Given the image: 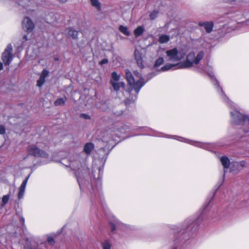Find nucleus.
Wrapping results in <instances>:
<instances>
[{
    "label": "nucleus",
    "mask_w": 249,
    "mask_h": 249,
    "mask_svg": "<svg viewBox=\"0 0 249 249\" xmlns=\"http://www.w3.org/2000/svg\"><path fill=\"white\" fill-rule=\"evenodd\" d=\"M209 203L205 206V208L203 209L202 212L201 213V214L198 216V217L195 220H193L191 218H189L186 219L182 224V225L180 226H174L173 230L175 232H182V233H184V231H183L186 229H188L189 230L196 231L197 229V226L200 224V223L202 221L203 219L204 218H206L208 216V206L209 205Z\"/></svg>",
    "instance_id": "obj_1"
},
{
    "label": "nucleus",
    "mask_w": 249,
    "mask_h": 249,
    "mask_svg": "<svg viewBox=\"0 0 249 249\" xmlns=\"http://www.w3.org/2000/svg\"><path fill=\"white\" fill-rule=\"evenodd\" d=\"M69 166L72 170L75 171L77 181L81 188L80 176L89 172L85 158H82L79 155L73 156L71 158Z\"/></svg>",
    "instance_id": "obj_2"
},
{
    "label": "nucleus",
    "mask_w": 249,
    "mask_h": 249,
    "mask_svg": "<svg viewBox=\"0 0 249 249\" xmlns=\"http://www.w3.org/2000/svg\"><path fill=\"white\" fill-rule=\"evenodd\" d=\"M126 79L131 90H134L138 94L145 82L141 74L137 71H134V76L128 70L125 71Z\"/></svg>",
    "instance_id": "obj_3"
},
{
    "label": "nucleus",
    "mask_w": 249,
    "mask_h": 249,
    "mask_svg": "<svg viewBox=\"0 0 249 249\" xmlns=\"http://www.w3.org/2000/svg\"><path fill=\"white\" fill-rule=\"evenodd\" d=\"M203 56L204 53L202 51L199 52L196 55L194 52H191L187 55L185 61L177 63L178 68L187 69L192 67L194 65H197Z\"/></svg>",
    "instance_id": "obj_4"
},
{
    "label": "nucleus",
    "mask_w": 249,
    "mask_h": 249,
    "mask_svg": "<svg viewBox=\"0 0 249 249\" xmlns=\"http://www.w3.org/2000/svg\"><path fill=\"white\" fill-rule=\"evenodd\" d=\"M231 117V122L235 125L249 124V117L239 112L237 110L234 109L230 112Z\"/></svg>",
    "instance_id": "obj_5"
},
{
    "label": "nucleus",
    "mask_w": 249,
    "mask_h": 249,
    "mask_svg": "<svg viewBox=\"0 0 249 249\" xmlns=\"http://www.w3.org/2000/svg\"><path fill=\"white\" fill-rule=\"evenodd\" d=\"M165 53L167 60L171 62L179 61L185 55V53L182 51H178L176 48L167 50Z\"/></svg>",
    "instance_id": "obj_6"
},
{
    "label": "nucleus",
    "mask_w": 249,
    "mask_h": 249,
    "mask_svg": "<svg viewBox=\"0 0 249 249\" xmlns=\"http://www.w3.org/2000/svg\"><path fill=\"white\" fill-rule=\"evenodd\" d=\"M28 155L36 157L47 158L48 154L44 151L39 149L35 145H30L27 148Z\"/></svg>",
    "instance_id": "obj_7"
},
{
    "label": "nucleus",
    "mask_w": 249,
    "mask_h": 249,
    "mask_svg": "<svg viewBox=\"0 0 249 249\" xmlns=\"http://www.w3.org/2000/svg\"><path fill=\"white\" fill-rule=\"evenodd\" d=\"M12 46L9 44L2 54V60L5 65H8L12 60Z\"/></svg>",
    "instance_id": "obj_8"
},
{
    "label": "nucleus",
    "mask_w": 249,
    "mask_h": 249,
    "mask_svg": "<svg viewBox=\"0 0 249 249\" xmlns=\"http://www.w3.org/2000/svg\"><path fill=\"white\" fill-rule=\"evenodd\" d=\"M210 76L212 77L211 79L214 85L215 86V88L217 89V91L219 93V94L221 95V98L223 99L224 102H225L228 105L232 106V103L228 99V98L226 96L224 92H223L222 88L220 87V86L218 84V82L215 79L214 77L209 74Z\"/></svg>",
    "instance_id": "obj_9"
},
{
    "label": "nucleus",
    "mask_w": 249,
    "mask_h": 249,
    "mask_svg": "<svg viewBox=\"0 0 249 249\" xmlns=\"http://www.w3.org/2000/svg\"><path fill=\"white\" fill-rule=\"evenodd\" d=\"M134 56L138 66L141 69L143 68L144 67V55L142 53V50L136 49L134 52Z\"/></svg>",
    "instance_id": "obj_10"
},
{
    "label": "nucleus",
    "mask_w": 249,
    "mask_h": 249,
    "mask_svg": "<svg viewBox=\"0 0 249 249\" xmlns=\"http://www.w3.org/2000/svg\"><path fill=\"white\" fill-rule=\"evenodd\" d=\"M35 27L33 22L30 18L25 17L22 21V28L24 30L28 33H31Z\"/></svg>",
    "instance_id": "obj_11"
},
{
    "label": "nucleus",
    "mask_w": 249,
    "mask_h": 249,
    "mask_svg": "<svg viewBox=\"0 0 249 249\" xmlns=\"http://www.w3.org/2000/svg\"><path fill=\"white\" fill-rule=\"evenodd\" d=\"M180 141L186 143H188L193 145L200 147L205 149H208L209 147V144L208 143H201L198 142H195L190 140L186 139L183 138H180Z\"/></svg>",
    "instance_id": "obj_12"
},
{
    "label": "nucleus",
    "mask_w": 249,
    "mask_h": 249,
    "mask_svg": "<svg viewBox=\"0 0 249 249\" xmlns=\"http://www.w3.org/2000/svg\"><path fill=\"white\" fill-rule=\"evenodd\" d=\"M29 178V176H28L22 182L20 185L19 189H18V198L19 199H22L24 195L26 186L27 185V183Z\"/></svg>",
    "instance_id": "obj_13"
},
{
    "label": "nucleus",
    "mask_w": 249,
    "mask_h": 249,
    "mask_svg": "<svg viewBox=\"0 0 249 249\" xmlns=\"http://www.w3.org/2000/svg\"><path fill=\"white\" fill-rule=\"evenodd\" d=\"M198 25L204 27L206 32L208 33H211L213 27V23L212 21H200L198 23Z\"/></svg>",
    "instance_id": "obj_14"
},
{
    "label": "nucleus",
    "mask_w": 249,
    "mask_h": 249,
    "mask_svg": "<svg viewBox=\"0 0 249 249\" xmlns=\"http://www.w3.org/2000/svg\"><path fill=\"white\" fill-rule=\"evenodd\" d=\"M115 137L113 134L108 132H104V135L103 137V141L107 142H111V141H115Z\"/></svg>",
    "instance_id": "obj_15"
},
{
    "label": "nucleus",
    "mask_w": 249,
    "mask_h": 249,
    "mask_svg": "<svg viewBox=\"0 0 249 249\" xmlns=\"http://www.w3.org/2000/svg\"><path fill=\"white\" fill-rule=\"evenodd\" d=\"M113 89L117 92L121 88L124 89L125 84L124 82H116L110 83Z\"/></svg>",
    "instance_id": "obj_16"
},
{
    "label": "nucleus",
    "mask_w": 249,
    "mask_h": 249,
    "mask_svg": "<svg viewBox=\"0 0 249 249\" xmlns=\"http://www.w3.org/2000/svg\"><path fill=\"white\" fill-rule=\"evenodd\" d=\"M66 34L71 37L73 39H77L78 32L72 28H67L65 31Z\"/></svg>",
    "instance_id": "obj_17"
},
{
    "label": "nucleus",
    "mask_w": 249,
    "mask_h": 249,
    "mask_svg": "<svg viewBox=\"0 0 249 249\" xmlns=\"http://www.w3.org/2000/svg\"><path fill=\"white\" fill-rule=\"evenodd\" d=\"M94 144L91 142H88L86 143L85 145H84V151L86 154L89 155L91 153V152L94 149Z\"/></svg>",
    "instance_id": "obj_18"
},
{
    "label": "nucleus",
    "mask_w": 249,
    "mask_h": 249,
    "mask_svg": "<svg viewBox=\"0 0 249 249\" xmlns=\"http://www.w3.org/2000/svg\"><path fill=\"white\" fill-rule=\"evenodd\" d=\"M144 32V27L143 25L139 26L134 31V34L136 37H138L142 35Z\"/></svg>",
    "instance_id": "obj_19"
},
{
    "label": "nucleus",
    "mask_w": 249,
    "mask_h": 249,
    "mask_svg": "<svg viewBox=\"0 0 249 249\" xmlns=\"http://www.w3.org/2000/svg\"><path fill=\"white\" fill-rule=\"evenodd\" d=\"M221 162L225 168H228L230 165V160L228 157L222 156L220 159Z\"/></svg>",
    "instance_id": "obj_20"
},
{
    "label": "nucleus",
    "mask_w": 249,
    "mask_h": 249,
    "mask_svg": "<svg viewBox=\"0 0 249 249\" xmlns=\"http://www.w3.org/2000/svg\"><path fill=\"white\" fill-rule=\"evenodd\" d=\"M174 67L176 68L175 69H179L178 68V66L177 65V63H176V64H166V65H164V66H163L161 68V71H168Z\"/></svg>",
    "instance_id": "obj_21"
},
{
    "label": "nucleus",
    "mask_w": 249,
    "mask_h": 249,
    "mask_svg": "<svg viewBox=\"0 0 249 249\" xmlns=\"http://www.w3.org/2000/svg\"><path fill=\"white\" fill-rule=\"evenodd\" d=\"M170 40V36L162 34L159 37V42L161 44L167 43Z\"/></svg>",
    "instance_id": "obj_22"
},
{
    "label": "nucleus",
    "mask_w": 249,
    "mask_h": 249,
    "mask_svg": "<svg viewBox=\"0 0 249 249\" xmlns=\"http://www.w3.org/2000/svg\"><path fill=\"white\" fill-rule=\"evenodd\" d=\"M67 100V98L64 97L63 98H58L56 100L54 103L55 106H63L65 105Z\"/></svg>",
    "instance_id": "obj_23"
},
{
    "label": "nucleus",
    "mask_w": 249,
    "mask_h": 249,
    "mask_svg": "<svg viewBox=\"0 0 249 249\" xmlns=\"http://www.w3.org/2000/svg\"><path fill=\"white\" fill-rule=\"evenodd\" d=\"M120 76L116 72L114 71L111 73V78L110 79V83L119 81Z\"/></svg>",
    "instance_id": "obj_24"
},
{
    "label": "nucleus",
    "mask_w": 249,
    "mask_h": 249,
    "mask_svg": "<svg viewBox=\"0 0 249 249\" xmlns=\"http://www.w3.org/2000/svg\"><path fill=\"white\" fill-rule=\"evenodd\" d=\"M119 31L125 36H129L130 35V32L128 30V28L123 25H120L119 27Z\"/></svg>",
    "instance_id": "obj_25"
},
{
    "label": "nucleus",
    "mask_w": 249,
    "mask_h": 249,
    "mask_svg": "<svg viewBox=\"0 0 249 249\" xmlns=\"http://www.w3.org/2000/svg\"><path fill=\"white\" fill-rule=\"evenodd\" d=\"M90 1L92 6L95 7L99 11L101 10L100 3L98 0H90Z\"/></svg>",
    "instance_id": "obj_26"
},
{
    "label": "nucleus",
    "mask_w": 249,
    "mask_h": 249,
    "mask_svg": "<svg viewBox=\"0 0 249 249\" xmlns=\"http://www.w3.org/2000/svg\"><path fill=\"white\" fill-rule=\"evenodd\" d=\"M103 249H111V244L108 240H106L102 243Z\"/></svg>",
    "instance_id": "obj_27"
},
{
    "label": "nucleus",
    "mask_w": 249,
    "mask_h": 249,
    "mask_svg": "<svg viewBox=\"0 0 249 249\" xmlns=\"http://www.w3.org/2000/svg\"><path fill=\"white\" fill-rule=\"evenodd\" d=\"M158 14L159 12L157 11H153V12H152L149 15V18L150 19L154 20L155 19H156L157 18Z\"/></svg>",
    "instance_id": "obj_28"
},
{
    "label": "nucleus",
    "mask_w": 249,
    "mask_h": 249,
    "mask_svg": "<svg viewBox=\"0 0 249 249\" xmlns=\"http://www.w3.org/2000/svg\"><path fill=\"white\" fill-rule=\"evenodd\" d=\"M10 195L8 194L7 195L4 196L2 198V204H1V206H4L8 201L9 199Z\"/></svg>",
    "instance_id": "obj_29"
},
{
    "label": "nucleus",
    "mask_w": 249,
    "mask_h": 249,
    "mask_svg": "<svg viewBox=\"0 0 249 249\" xmlns=\"http://www.w3.org/2000/svg\"><path fill=\"white\" fill-rule=\"evenodd\" d=\"M163 58L162 57H160L156 61L154 66L156 67H159L163 63Z\"/></svg>",
    "instance_id": "obj_30"
},
{
    "label": "nucleus",
    "mask_w": 249,
    "mask_h": 249,
    "mask_svg": "<svg viewBox=\"0 0 249 249\" xmlns=\"http://www.w3.org/2000/svg\"><path fill=\"white\" fill-rule=\"evenodd\" d=\"M45 81V79L40 77L39 79L37 81V86L39 87H41L44 83Z\"/></svg>",
    "instance_id": "obj_31"
},
{
    "label": "nucleus",
    "mask_w": 249,
    "mask_h": 249,
    "mask_svg": "<svg viewBox=\"0 0 249 249\" xmlns=\"http://www.w3.org/2000/svg\"><path fill=\"white\" fill-rule=\"evenodd\" d=\"M49 72L46 70H43L40 75V77L45 79L46 77L48 76Z\"/></svg>",
    "instance_id": "obj_32"
},
{
    "label": "nucleus",
    "mask_w": 249,
    "mask_h": 249,
    "mask_svg": "<svg viewBox=\"0 0 249 249\" xmlns=\"http://www.w3.org/2000/svg\"><path fill=\"white\" fill-rule=\"evenodd\" d=\"M47 241H48V243L51 245H54V244L55 243L53 238L51 236H48Z\"/></svg>",
    "instance_id": "obj_33"
},
{
    "label": "nucleus",
    "mask_w": 249,
    "mask_h": 249,
    "mask_svg": "<svg viewBox=\"0 0 249 249\" xmlns=\"http://www.w3.org/2000/svg\"><path fill=\"white\" fill-rule=\"evenodd\" d=\"M245 165V162L244 161H242L240 162H235L234 163V165L235 166H236L238 168L239 167H244Z\"/></svg>",
    "instance_id": "obj_34"
},
{
    "label": "nucleus",
    "mask_w": 249,
    "mask_h": 249,
    "mask_svg": "<svg viewBox=\"0 0 249 249\" xmlns=\"http://www.w3.org/2000/svg\"><path fill=\"white\" fill-rule=\"evenodd\" d=\"M5 133V128L2 125H0V134L3 135Z\"/></svg>",
    "instance_id": "obj_35"
},
{
    "label": "nucleus",
    "mask_w": 249,
    "mask_h": 249,
    "mask_svg": "<svg viewBox=\"0 0 249 249\" xmlns=\"http://www.w3.org/2000/svg\"><path fill=\"white\" fill-rule=\"evenodd\" d=\"M80 117L83 118L84 119H85L86 120H89V119H90V116L89 115L86 114H84V113L80 114Z\"/></svg>",
    "instance_id": "obj_36"
},
{
    "label": "nucleus",
    "mask_w": 249,
    "mask_h": 249,
    "mask_svg": "<svg viewBox=\"0 0 249 249\" xmlns=\"http://www.w3.org/2000/svg\"><path fill=\"white\" fill-rule=\"evenodd\" d=\"M108 63V59L106 58H104L102 59L101 61H100L99 64L101 65H103L104 64H107Z\"/></svg>",
    "instance_id": "obj_37"
},
{
    "label": "nucleus",
    "mask_w": 249,
    "mask_h": 249,
    "mask_svg": "<svg viewBox=\"0 0 249 249\" xmlns=\"http://www.w3.org/2000/svg\"><path fill=\"white\" fill-rule=\"evenodd\" d=\"M223 2L226 3H232L234 2H235L237 0H221Z\"/></svg>",
    "instance_id": "obj_38"
},
{
    "label": "nucleus",
    "mask_w": 249,
    "mask_h": 249,
    "mask_svg": "<svg viewBox=\"0 0 249 249\" xmlns=\"http://www.w3.org/2000/svg\"><path fill=\"white\" fill-rule=\"evenodd\" d=\"M110 225H111V230L112 231H114L115 229V225H114L113 224L110 223Z\"/></svg>",
    "instance_id": "obj_39"
},
{
    "label": "nucleus",
    "mask_w": 249,
    "mask_h": 249,
    "mask_svg": "<svg viewBox=\"0 0 249 249\" xmlns=\"http://www.w3.org/2000/svg\"><path fill=\"white\" fill-rule=\"evenodd\" d=\"M59 2L62 3H66L68 0H57Z\"/></svg>",
    "instance_id": "obj_40"
},
{
    "label": "nucleus",
    "mask_w": 249,
    "mask_h": 249,
    "mask_svg": "<svg viewBox=\"0 0 249 249\" xmlns=\"http://www.w3.org/2000/svg\"><path fill=\"white\" fill-rule=\"evenodd\" d=\"M23 39L24 41H27L28 40L27 36L26 35H24L23 37Z\"/></svg>",
    "instance_id": "obj_41"
},
{
    "label": "nucleus",
    "mask_w": 249,
    "mask_h": 249,
    "mask_svg": "<svg viewBox=\"0 0 249 249\" xmlns=\"http://www.w3.org/2000/svg\"><path fill=\"white\" fill-rule=\"evenodd\" d=\"M24 221H25L24 218L23 217H22L20 219V222L22 223V224H24Z\"/></svg>",
    "instance_id": "obj_42"
},
{
    "label": "nucleus",
    "mask_w": 249,
    "mask_h": 249,
    "mask_svg": "<svg viewBox=\"0 0 249 249\" xmlns=\"http://www.w3.org/2000/svg\"><path fill=\"white\" fill-rule=\"evenodd\" d=\"M3 68V66L2 63L0 62V71Z\"/></svg>",
    "instance_id": "obj_43"
},
{
    "label": "nucleus",
    "mask_w": 249,
    "mask_h": 249,
    "mask_svg": "<svg viewBox=\"0 0 249 249\" xmlns=\"http://www.w3.org/2000/svg\"><path fill=\"white\" fill-rule=\"evenodd\" d=\"M172 249H177V248L176 247H174Z\"/></svg>",
    "instance_id": "obj_44"
}]
</instances>
